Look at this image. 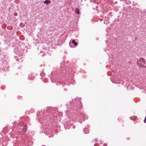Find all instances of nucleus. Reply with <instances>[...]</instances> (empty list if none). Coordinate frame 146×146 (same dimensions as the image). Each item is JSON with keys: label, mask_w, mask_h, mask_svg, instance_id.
Instances as JSON below:
<instances>
[{"label": "nucleus", "mask_w": 146, "mask_h": 146, "mask_svg": "<svg viewBox=\"0 0 146 146\" xmlns=\"http://www.w3.org/2000/svg\"><path fill=\"white\" fill-rule=\"evenodd\" d=\"M140 63H139L138 62H137V64L140 66V67L141 68L144 67V66L142 65V64H145V62L143 58H141L139 59Z\"/></svg>", "instance_id": "1"}, {"label": "nucleus", "mask_w": 146, "mask_h": 146, "mask_svg": "<svg viewBox=\"0 0 146 146\" xmlns=\"http://www.w3.org/2000/svg\"><path fill=\"white\" fill-rule=\"evenodd\" d=\"M27 130V127L26 125H25L23 127V133H25L26 132V130Z\"/></svg>", "instance_id": "2"}, {"label": "nucleus", "mask_w": 146, "mask_h": 146, "mask_svg": "<svg viewBox=\"0 0 146 146\" xmlns=\"http://www.w3.org/2000/svg\"><path fill=\"white\" fill-rule=\"evenodd\" d=\"M50 1L48 0H45L44 1V3L46 4H48L50 3Z\"/></svg>", "instance_id": "3"}, {"label": "nucleus", "mask_w": 146, "mask_h": 146, "mask_svg": "<svg viewBox=\"0 0 146 146\" xmlns=\"http://www.w3.org/2000/svg\"><path fill=\"white\" fill-rule=\"evenodd\" d=\"M72 43H73L75 46H76L77 45V43L75 42V40H72Z\"/></svg>", "instance_id": "4"}, {"label": "nucleus", "mask_w": 146, "mask_h": 146, "mask_svg": "<svg viewBox=\"0 0 146 146\" xmlns=\"http://www.w3.org/2000/svg\"><path fill=\"white\" fill-rule=\"evenodd\" d=\"M75 12L78 14H79V9L78 8H76L75 9Z\"/></svg>", "instance_id": "5"}, {"label": "nucleus", "mask_w": 146, "mask_h": 146, "mask_svg": "<svg viewBox=\"0 0 146 146\" xmlns=\"http://www.w3.org/2000/svg\"><path fill=\"white\" fill-rule=\"evenodd\" d=\"M5 142V141H3L2 143V144L3 145H6V144H7V143H6V144H4V143Z\"/></svg>", "instance_id": "6"}, {"label": "nucleus", "mask_w": 146, "mask_h": 146, "mask_svg": "<svg viewBox=\"0 0 146 146\" xmlns=\"http://www.w3.org/2000/svg\"><path fill=\"white\" fill-rule=\"evenodd\" d=\"M144 123H146V117H145V118L144 120Z\"/></svg>", "instance_id": "7"}, {"label": "nucleus", "mask_w": 146, "mask_h": 146, "mask_svg": "<svg viewBox=\"0 0 146 146\" xmlns=\"http://www.w3.org/2000/svg\"><path fill=\"white\" fill-rule=\"evenodd\" d=\"M14 15L15 16H16L17 15V13H15L14 14Z\"/></svg>", "instance_id": "8"}, {"label": "nucleus", "mask_w": 146, "mask_h": 146, "mask_svg": "<svg viewBox=\"0 0 146 146\" xmlns=\"http://www.w3.org/2000/svg\"><path fill=\"white\" fill-rule=\"evenodd\" d=\"M145 117H146V116H145Z\"/></svg>", "instance_id": "9"}]
</instances>
